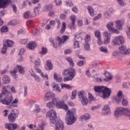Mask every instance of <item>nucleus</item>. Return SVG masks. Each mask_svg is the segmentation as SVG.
Masks as SVG:
<instances>
[{"instance_id":"b1692460","label":"nucleus","mask_w":130,"mask_h":130,"mask_svg":"<svg viewBox=\"0 0 130 130\" xmlns=\"http://www.w3.org/2000/svg\"><path fill=\"white\" fill-rule=\"evenodd\" d=\"M2 80L5 84H10V82H11L10 77L8 75H4L3 77Z\"/></svg>"},{"instance_id":"9d476101","label":"nucleus","mask_w":130,"mask_h":130,"mask_svg":"<svg viewBox=\"0 0 130 130\" xmlns=\"http://www.w3.org/2000/svg\"><path fill=\"white\" fill-rule=\"evenodd\" d=\"M57 40L59 42H58V46H61L62 44H64V42L67 41V40H70V37L68 36H62L61 38L60 37H56Z\"/></svg>"},{"instance_id":"393cba45","label":"nucleus","mask_w":130,"mask_h":130,"mask_svg":"<svg viewBox=\"0 0 130 130\" xmlns=\"http://www.w3.org/2000/svg\"><path fill=\"white\" fill-rule=\"evenodd\" d=\"M87 9L90 16H91V17H94V16H95V11H94L93 8H92L91 6H88Z\"/></svg>"},{"instance_id":"c756f323","label":"nucleus","mask_w":130,"mask_h":130,"mask_svg":"<svg viewBox=\"0 0 130 130\" xmlns=\"http://www.w3.org/2000/svg\"><path fill=\"white\" fill-rule=\"evenodd\" d=\"M16 68L18 69L19 73H20V74H21L22 75L24 74L25 70H24V67H23V66L17 65Z\"/></svg>"},{"instance_id":"6e6d98bb","label":"nucleus","mask_w":130,"mask_h":130,"mask_svg":"<svg viewBox=\"0 0 130 130\" xmlns=\"http://www.w3.org/2000/svg\"><path fill=\"white\" fill-rule=\"evenodd\" d=\"M18 62H22V61H24V57L22 56L21 55H18Z\"/></svg>"},{"instance_id":"a211bd4d","label":"nucleus","mask_w":130,"mask_h":130,"mask_svg":"<svg viewBox=\"0 0 130 130\" xmlns=\"http://www.w3.org/2000/svg\"><path fill=\"white\" fill-rule=\"evenodd\" d=\"M53 97H55V94L52 92L49 91L45 94L44 100L45 101H48L49 100H50L51 98H53Z\"/></svg>"},{"instance_id":"412c9836","label":"nucleus","mask_w":130,"mask_h":130,"mask_svg":"<svg viewBox=\"0 0 130 130\" xmlns=\"http://www.w3.org/2000/svg\"><path fill=\"white\" fill-rule=\"evenodd\" d=\"M87 97V94L84 90L78 91V98L79 99L82 100Z\"/></svg>"},{"instance_id":"a18cd8bd","label":"nucleus","mask_w":130,"mask_h":130,"mask_svg":"<svg viewBox=\"0 0 130 130\" xmlns=\"http://www.w3.org/2000/svg\"><path fill=\"white\" fill-rule=\"evenodd\" d=\"M40 53L42 54V55L46 54V53H47V48L43 47L42 48V51L40 52Z\"/></svg>"},{"instance_id":"603ef678","label":"nucleus","mask_w":130,"mask_h":130,"mask_svg":"<svg viewBox=\"0 0 130 130\" xmlns=\"http://www.w3.org/2000/svg\"><path fill=\"white\" fill-rule=\"evenodd\" d=\"M97 39H98L97 43L100 46H101V45H102V44H103V42L101 40V38H97Z\"/></svg>"},{"instance_id":"aec40b11","label":"nucleus","mask_w":130,"mask_h":130,"mask_svg":"<svg viewBox=\"0 0 130 130\" xmlns=\"http://www.w3.org/2000/svg\"><path fill=\"white\" fill-rule=\"evenodd\" d=\"M37 46V44L34 42H30L26 45V47L31 50H33L35 47Z\"/></svg>"},{"instance_id":"5701e85b","label":"nucleus","mask_w":130,"mask_h":130,"mask_svg":"<svg viewBox=\"0 0 130 130\" xmlns=\"http://www.w3.org/2000/svg\"><path fill=\"white\" fill-rule=\"evenodd\" d=\"M45 69L46 70H52V69H53V66H52V64H51V61L49 60L46 61Z\"/></svg>"},{"instance_id":"bb28decb","label":"nucleus","mask_w":130,"mask_h":130,"mask_svg":"<svg viewBox=\"0 0 130 130\" xmlns=\"http://www.w3.org/2000/svg\"><path fill=\"white\" fill-rule=\"evenodd\" d=\"M67 28V23L66 22H62V26H61V29L60 30V34H63L66 31V29Z\"/></svg>"},{"instance_id":"4be33fe9","label":"nucleus","mask_w":130,"mask_h":130,"mask_svg":"<svg viewBox=\"0 0 130 130\" xmlns=\"http://www.w3.org/2000/svg\"><path fill=\"white\" fill-rule=\"evenodd\" d=\"M115 23H116V27L119 30H121L122 29V25H123V21L118 20H116Z\"/></svg>"},{"instance_id":"6e6552de","label":"nucleus","mask_w":130,"mask_h":130,"mask_svg":"<svg viewBox=\"0 0 130 130\" xmlns=\"http://www.w3.org/2000/svg\"><path fill=\"white\" fill-rule=\"evenodd\" d=\"M55 99H56L55 105L57 108L63 109L64 110H69V107L68 105L64 103V101L59 100V98H55Z\"/></svg>"},{"instance_id":"f8f14e48","label":"nucleus","mask_w":130,"mask_h":130,"mask_svg":"<svg viewBox=\"0 0 130 130\" xmlns=\"http://www.w3.org/2000/svg\"><path fill=\"white\" fill-rule=\"evenodd\" d=\"M18 117V114L14 110H12L11 113L8 115V119L10 122L16 121V119Z\"/></svg>"},{"instance_id":"bf43d9fd","label":"nucleus","mask_w":130,"mask_h":130,"mask_svg":"<svg viewBox=\"0 0 130 130\" xmlns=\"http://www.w3.org/2000/svg\"><path fill=\"white\" fill-rule=\"evenodd\" d=\"M28 87L27 86L24 87V97H26L28 95Z\"/></svg>"},{"instance_id":"423d86ee","label":"nucleus","mask_w":130,"mask_h":130,"mask_svg":"<svg viewBox=\"0 0 130 130\" xmlns=\"http://www.w3.org/2000/svg\"><path fill=\"white\" fill-rule=\"evenodd\" d=\"M123 114H126L127 116H130V109L124 108L123 107L118 108L114 112L116 117H119Z\"/></svg>"},{"instance_id":"49530a36","label":"nucleus","mask_w":130,"mask_h":130,"mask_svg":"<svg viewBox=\"0 0 130 130\" xmlns=\"http://www.w3.org/2000/svg\"><path fill=\"white\" fill-rule=\"evenodd\" d=\"M76 97H77V90H74L72 92V95H71L72 100H74V99H76Z\"/></svg>"},{"instance_id":"cd10ccee","label":"nucleus","mask_w":130,"mask_h":130,"mask_svg":"<svg viewBox=\"0 0 130 130\" xmlns=\"http://www.w3.org/2000/svg\"><path fill=\"white\" fill-rule=\"evenodd\" d=\"M32 17H34L32 16V14L30 11H26L24 14H23V17L24 19H29V18H32Z\"/></svg>"},{"instance_id":"37998d69","label":"nucleus","mask_w":130,"mask_h":130,"mask_svg":"<svg viewBox=\"0 0 130 130\" xmlns=\"http://www.w3.org/2000/svg\"><path fill=\"white\" fill-rule=\"evenodd\" d=\"M81 103L84 106L87 105V104H88V98H87L86 97V98L82 99Z\"/></svg>"},{"instance_id":"473e14b6","label":"nucleus","mask_w":130,"mask_h":130,"mask_svg":"<svg viewBox=\"0 0 130 130\" xmlns=\"http://www.w3.org/2000/svg\"><path fill=\"white\" fill-rule=\"evenodd\" d=\"M68 27L71 30H75L76 29V22L71 21V22L69 24Z\"/></svg>"},{"instance_id":"8fccbe9b","label":"nucleus","mask_w":130,"mask_h":130,"mask_svg":"<svg viewBox=\"0 0 130 130\" xmlns=\"http://www.w3.org/2000/svg\"><path fill=\"white\" fill-rule=\"evenodd\" d=\"M27 26H30V27H33L34 26V22L32 20H29L26 22Z\"/></svg>"},{"instance_id":"20e7f679","label":"nucleus","mask_w":130,"mask_h":130,"mask_svg":"<svg viewBox=\"0 0 130 130\" xmlns=\"http://www.w3.org/2000/svg\"><path fill=\"white\" fill-rule=\"evenodd\" d=\"M93 89L95 92H97V93H101L102 92L103 94L102 98L103 99L108 98L111 93V89L105 86H94Z\"/></svg>"},{"instance_id":"79ce46f5","label":"nucleus","mask_w":130,"mask_h":130,"mask_svg":"<svg viewBox=\"0 0 130 130\" xmlns=\"http://www.w3.org/2000/svg\"><path fill=\"white\" fill-rule=\"evenodd\" d=\"M6 44L8 47H12L13 46V44H14V41H11L10 40H7L6 41Z\"/></svg>"},{"instance_id":"e2e57ef3","label":"nucleus","mask_w":130,"mask_h":130,"mask_svg":"<svg viewBox=\"0 0 130 130\" xmlns=\"http://www.w3.org/2000/svg\"><path fill=\"white\" fill-rule=\"evenodd\" d=\"M85 63V61L83 60H80L78 62L77 64L79 67H82V66H84V64Z\"/></svg>"},{"instance_id":"864d4df0","label":"nucleus","mask_w":130,"mask_h":130,"mask_svg":"<svg viewBox=\"0 0 130 130\" xmlns=\"http://www.w3.org/2000/svg\"><path fill=\"white\" fill-rule=\"evenodd\" d=\"M17 72H18L17 69H14L13 71H10V73L12 76H16L17 75Z\"/></svg>"},{"instance_id":"de8ad7c7","label":"nucleus","mask_w":130,"mask_h":130,"mask_svg":"<svg viewBox=\"0 0 130 130\" xmlns=\"http://www.w3.org/2000/svg\"><path fill=\"white\" fill-rule=\"evenodd\" d=\"M84 40L85 42H89V41H91V36L90 35H86Z\"/></svg>"},{"instance_id":"f3484780","label":"nucleus","mask_w":130,"mask_h":130,"mask_svg":"<svg viewBox=\"0 0 130 130\" xmlns=\"http://www.w3.org/2000/svg\"><path fill=\"white\" fill-rule=\"evenodd\" d=\"M17 127H18V125L16 123L5 124V128L9 130L17 129Z\"/></svg>"},{"instance_id":"e433bc0d","label":"nucleus","mask_w":130,"mask_h":130,"mask_svg":"<svg viewBox=\"0 0 130 130\" xmlns=\"http://www.w3.org/2000/svg\"><path fill=\"white\" fill-rule=\"evenodd\" d=\"M94 36H95V37H96L97 38H101V32L100 31V30L96 29V30H94Z\"/></svg>"},{"instance_id":"13d9d810","label":"nucleus","mask_w":130,"mask_h":130,"mask_svg":"<svg viewBox=\"0 0 130 130\" xmlns=\"http://www.w3.org/2000/svg\"><path fill=\"white\" fill-rule=\"evenodd\" d=\"M76 16L75 15H72L71 18H70V20L71 21V22H73L74 23H76Z\"/></svg>"},{"instance_id":"1a4fd4ad","label":"nucleus","mask_w":130,"mask_h":130,"mask_svg":"<svg viewBox=\"0 0 130 130\" xmlns=\"http://www.w3.org/2000/svg\"><path fill=\"white\" fill-rule=\"evenodd\" d=\"M112 42L114 45H120V44L124 43V39L122 36H117L115 37Z\"/></svg>"},{"instance_id":"9b49d317","label":"nucleus","mask_w":130,"mask_h":130,"mask_svg":"<svg viewBox=\"0 0 130 130\" xmlns=\"http://www.w3.org/2000/svg\"><path fill=\"white\" fill-rule=\"evenodd\" d=\"M114 23L113 22H110L107 24V28L109 31H111L112 33H115L116 34H119V30L114 28L113 25Z\"/></svg>"},{"instance_id":"3c124183","label":"nucleus","mask_w":130,"mask_h":130,"mask_svg":"<svg viewBox=\"0 0 130 130\" xmlns=\"http://www.w3.org/2000/svg\"><path fill=\"white\" fill-rule=\"evenodd\" d=\"M104 15L105 17H106L108 19H109V18H110V15H111V12L108 11L107 12H106L105 13Z\"/></svg>"},{"instance_id":"6ab92c4d","label":"nucleus","mask_w":130,"mask_h":130,"mask_svg":"<svg viewBox=\"0 0 130 130\" xmlns=\"http://www.w3.org/2000/svg\"><path fill=\"white\" fill-rule=\"evenodd\" d=\"M55 103H56V99L54 98L52 99V102L47 103V106L48 108H52L55 105Z\"/></svg>"},{"instance_id":"f03ea898","label":"nucleus","mask_w":130,"mask_h":130,"mask_svg":"<svg viewBox=\"0 0 130 130\" xmlns=\"http://www.w3.org/2000/svg\"><path fill=\"white\" fill-rule=\"evenodd\" d=\"M47 117H49L50 122L55 124V130H63L64 128L63 122L61 120L57 119L56 117V112L54 110L49 111L46 114Z\"/></svg>"},{"instance_id":"0e129e2a","label":"nucleus","mask_w":130,"mask_h":130,"mask_svg":"<svg viewBox=\"0 0 130 130\" xmlns=\"http://www.w3.org/2000/svg\"><path fill=\"white\" fill-rule=\"evenodd\" d=\"M27 42H28V39H23L20 41V43L23 45L27 44Z\"/></svg>"},{"instance_id":"5fc2aeb1","label":"nucleus","mask_w":130,"mask_h":130,"mask_svg":"<svg viewBox=\"0 0 130 130\" xmlns=\"http://www.w3.org/2000/svg\"><path fill=\"white\" fill-rule=\"evenodd\" d=\"M55 21L57 23V28L59 29V28H60V25H61V23H60V21L58 19H55Z\"/></svg>"},{"instance_id":"4d7b16f0","label":"nucleus","mask_w":130,"mask_h":130,"mask_svg":"<svg viewBox=\"0 0 130 130\" xmlns=\"http://www.w3.org/2000/svg\"><path fill=\"white\" fill-rule=\"evenodd\" d=\"M88 99L90 101H94V96L90 93H88Z\"/></svg>"},{"instance_id":"2f4dec72","label":"nucleus","mask_w":130,"mask_h":130,"mask_svg":"<svg viewBox=\"0 0 130 130\" xmlns=\"http://www.w3.org/2000/svg\"><path fill=\"white\" fill-rule=\"evenodd\" d=\"M66 59L67 61H68L69 62L70 66L71 67H74L75 63H74V61L73 60V59L71 57H67L66 58Z\"/></svg>"},{"instance_id":"ea45409f","label":"nucleus","mask_w":130,"mask_h":130,"mask_svg":"<svg viewBox=\"0 0 130 130\" xmlns=\"http://www.w3.org/2000/svg\"><path fill=\"white\" fill-rule=\"evenodd\" d=\"M91 118V115H89V114H85L84 115L82 116L81 117H80V119H81V120H83V119H89V118Z\"/></svg>"},{"instance_id":"09e8293b","label":"nucleus","mask_w":130,"mask_h":130,"mask_svg":"<svg viewBox=\"0 0 130 130\" xmlns=\"http://www.w3.org/2000/svg\"><path fill=\"white\" fill-rule=\"evenodd\" d=\"M7 47H8L7 45H4V47L2 50V54H5L7 52Z\"/></svg>"},{"instance_id":"680f3d73","label":"nucleus","mask_w":130,"mask_h":130,"mask_svg":"<svg viewBox=\"0 0 130 130\" xmlns=\"http://www.w3.org/2000/svg\"><path fill=\"white\" fill-rule=\"evenodd\" d=\"M56 6H60L61 5V0H54Z\"/></svg>"},{"instance_id":"f257e3e1","label":"nucleus","mask_w":130,"mask_h":130,"mask_svg":"<svg viewBox=\"0 0 130 130\" xmlns=\"http://www.w3.org/2000/svg\"><path fill=\"white\" fill-rule=\"evenodd\" d=\"M13 95L8 90V86H4L0 94V103L4 105H9V108H17L18 106L19 100L15 99L13 101Z\"/></svg>"},{"instance_id":"72a5a7b5","label":"nucleus","mask_w":130,"mask_h":130,"mask_svg":"<svg viewBox=\"0 0 130 130\" xmlns=\"http://www.w3.org/2000/svg\"><path fill=\"white\" fill-rule=\"evenodd\" d=\"M74 48H80V43L77 41L76 37L74 39Z\"/></svg>"},{"instance_id":"0eeeda50","label":"nucleus","mask_w":130,"mask_h":130,"mask_svg":"<svg viewBox=\"0 0 130 130\" xmlns=\"http://www.w3.org/2000/svg\"><path fill=\"white\" fill-rule=\"evenodd\" d=\"M121 100L122 105H123V106H126V105L128 104L127 101L124 99V95L122 94V91H119L117 96L115 98V100L117 103H120V101H121Z\"/></svg>"},{"instance_id":"2eb2a0df","label":"nucleus","mask_w":130,"mask_h":130,"mask_svg":"<svg viewBox=\"0 0 130 130\" xmlns=\"http://www.w3.org/2000/svg\"><path fill=\"white\" fill-rule=\"evenodd\" d=\"M119 52L121 54H129L130 49H126V46L123 45L119 47Z\"/></svg>"},{"instance_id":"4c0bfd02","label":"nucleus","mask_w":130,"mask_h":130,"mask_svg":"<svg viewBox=\"0 0 130 130\" xmlns=\"http://www.w3.org/2000/svg\"><path fill=\"white\" fill-rule=\"evenodd\" d=\"M40 9H41V4H39L38 6L36 7L34 9V12L36 15L39 13V11H40Z\"/></svg>"},{"instance_id":"4468645a","label":"nucleus","mask_w":130,"mask_h":130,"mask_svg":"<svg viewBox=\"0 0 130 130\" xmlns=\"http://www.w3.org/2000/svg\"><path fill=\"white\" fill-rule=\"evenodd\" d=\"M105 76L106 79H103L101 78H96V81L98 83H101V82H103L104 81L107 82L108 80H112V76H110V74L108 72H106L105 73Z\"/></svg>"},{"instance_id":"ddd939ff","label":"nucleus","mask_w":130,"mask_h":130,"mask_svg":"<svg viewBox=\"0 0 130 130\" xmlns=\"http://www.w3.org/2000/svg\"><path fill=\"white\" fill-rule=\"evenodd\" d=\"M12 4V0H0V9H6Z\"/></svg>"},{"instance_id":"a878e982","label":"nucleus","mask_w":130,"mask_h":130,"mask_svg":"<svg viewBox=\"0 0 130 130\" xmlns=\"http://www.w3.org/2000/svg\"><path fill=\"white\" fill-rule=\"evenodd\" d=\"M52 87L54 91H56V92H58V93H60L61 90L60 89V88L58 87V85L55 84V83H53L52 85Z\"/></svg>"},{"instance_id":"dca6fc26","label":"nucleus","mask_w":130,"mask_h":130,"mask_svg":"<svg viewBox=\"0 0 130 130\" xmlns=\"http://www.w3.org/2000/svg\"><path fill=\"white\" fill-rule=\"evenodd\" d=\"M104 39V44H108L110 42V34L107 31H105L103 33Z\"/></svg>"},{"instance_id":"a19ab883","label":"nucleus","mask_w":130,"mask_h":130,"mask_svg":"<svg viewBox=\"0 0 130 130\" xmlns=\"http://www.w3.org/2000/svg\"><path fill=\"white\" fill-rule=\"evenodd\" d=\"M44 127H45V123L42 122L39 124V127L37 130H43Z\"/></svg>"},{"instance_id":"58836bf2","label":"nucleus","mask_w":130,"mask_h":130,"mask_svg":"<svg viewBox=\"0 0 130 130\" xmlns=\"http://www.w3.org/2000/svg\"><path fill=\"white\" fill-rule=\"evenodd\" d=\"M100 51L102 52H104V53H108V49H107V47L106 46H102L100 48Z\"/></svg>"},{"instance_id":"f704fd0d","label":"nucleus","mask_w":130,"mask_h":130,"mask_svg":"<svg viewBox=\"0 0 130 130\" xmlns=\"http://www.w3.org/2000/svg\"><path fill=\"white\" fill-rule=\"evenodd\" d=\"M61 89H67L68 90H71L73 88V86H70L69 84H62L61 85Z\"/></svg>"},{"instance_id":"774afa93","label":"nucleus","mask_w":130,"mask_h":130,"mask_svg":"<svg viewBox=\"0 0 130 130\" xmlns=\"http://www.w3.org/2000/svg\"><path fill=\"white\" fill-rule=\"evenodd\" d=\"M60 19H61V20H63L64 19H66V18H67V15H66L65 14H61L60 15Z\"/></svg>"},{"instance_id":"39448f33","label":"nucleus","mask_w":130,"mask_h":130,"mask_svg":"<svg viewBox=\"0 0 130 130\" xmlns=\"http://www.w3.org/2000/svg\"><path fill=\"white\" fill-rule=\"evenodd\" d=\"M77 118L75 117L74 111L73 110H69L67 113L66 122L68 125H71L76 122Z\"/></svg>"},{"instance_id":"69168bd1","label":"nucleus","mask_w":130,"mask_h":130,"mask_svg":"<svg viewBox=\"0 0 130 130\" xmlns=\"http://www.w3.org/2000/svg\"><path fill=\"white\" fill-rule=\"evenodd\" d=\"M66 5L68 7H73V6H74V4H73V3L71 2V1L66 2Z\"/></svg>"},{"instance_id":"7c9ffc66","label":"nucleus","mask_w":130,"mask_h":130,"mask_svg":"<svg viewBox=\"0 0 130 130\" xmlns=\"http://www.w3.org/2000/svg\"><path fill=\"white\" fill-rule=\"evenodd\" d=\"M104 110L105 111L106 114H107V115H108L110 113H111L110 107H109V106L108 105L104 106Z\"/></svg>"},{"instance_id":"c03bdc74","label":"nucleus","mask_w":130,"mask_h":130,"mask_svg":"<svg viewBox=\"0 0 130 130\" xmlns=\"http://www.w3.org/2000/svg\"><path fill=\"white\" fill-rule=\"evenodd\" d=\"M1 32L2 33H6L9 31V29L8 28V27L7 26H3L1 29Z\"/></svg>"},{"instance_id":"052dcab7","label":"nucleus","mask_w":130,"mask_h":130,"mask_svg":"<svg viewBox=\"0 0 130 130\" xmlns=\"http://www.w3.org/2000/svg\"><path fill=\"white\" fill-rule=\"evenodd\" d=\"M126 35L128 38L130 39V27H127L126 29Z\"/></svg>"},{"instance_id":"c85d7f7f","label":"nucleus","mask_w":130,"mask_h":130,"mask_svg":"<svg viewBox=\"0 0 130 130\" xmlns=\"http://www.w3.org/2000/svg\"><path fill=\"white\" fill-rule=\"evenodd\" d=\"M53 77L55 81H57L58 83H61V82H62V78L58 77L56 73L54 74Z\"/></svg>"},{"instance_id":"7ed1b4c3","label":"nucleus","mask_w":130,"mask_h":130,"mask_svg":"<svg viewBox=\"0 0 130 130\" xmlns=\"http://www.w3.org/2000/svg\"><path fill=\"white\" fill-rule=\"evenodd\" d=\"M62 75L63 77H64L63 81L64 82L72 81L76 77V70L74 68L64 69L62 73Z\"/></svg>"},{"instance_id":"338daca9","label":"nucleus","mask_w":130,"mask_h":130,"mask_svg":"<svg viewBox=\"0 0 130 130\" xmlns=\"http://www.w3.org/2000/svg\"><path fill=\"white\" fill-rule=\"evenodd\" d=\"M116 1L118 3V4L120 5V6H124V5H125L124 3H123V0H116Z\"/></svg>"},{"instance_id":"c9c22d12","label":"nucleus","mask_w":130,"mask_h":130,"mask_svg":"<svg viewBox=\"0 0 130 130\" xmlns=\"http://www.w3.org/2000/svg\"><path fill=\"white\" fill-rule=\"evenodd\" d=\"M30 75L31 76V77H33L34 78L35 81H36V82H38V83H39V82H40V77L37 76L36 74L31 73Z\"/></svg>"}]
</instances>
